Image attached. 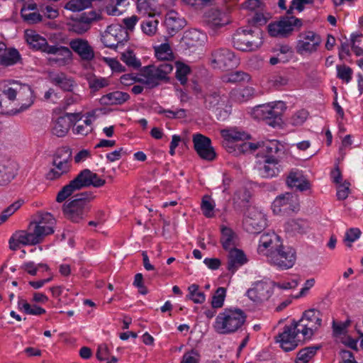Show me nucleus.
I'll list each match as a JSON object with an SVG mask.
<instances>
[{
  "label": "nucleus",
  "mask_w": 363,
  "mask_h": 363,
  "mask_svg": "<svg viewBox=\"0 0 363 363\" xmlns=\"http://www.w3.org/2000/svg\"><path fill=\"white\" fill-rule=\"evenodd\" d=\"M55 220L50 213L40 215L38 221L31 222L26 230H18L9 240V247L16 250L20 245H35L43 242L45 237L52 234Z\"/></svg>",
  "instance_id": "nucleus-1"
},
{
  "label": "nucleus",
  "mask_w": 363,
  "mask_h": 363,
  "mask_svg": "<svg viewBox=\"0 0 363 363\" xmlns=\"http://www.w3.org/2000/svg\"><path fill=\"white\" fill-rule=\"evenodd\" d=\"M105 184L106 181L100 178L96 173L89 169H84L80 171L69 184L61 189L57 195L56 201L58 203H62L77 191L91 186L99 188Z\"/></svg>",
  "instance_id": "nucleus-2"
},
{
  "label": "nucleus",
  "mask_w": 363,
  "mask_h": 363,
  "mask_svg": "<svg viewBox=\"0 0 363 363\" xmlns=\"http://www.w3.org/2000/svg\"><path fill=\"white\" fill-rule=\"evenodd\" d=\"M246 318L245 312L240 308H225L216 318L213 327L219 334H233L242 328L246 321Z\"/></svg>",
  "instance_id": "nucleus-3"
},
{
  "label": "nucleus",
  "mask_w": 363,
  "mask_h": 363,
  "mask_svg": "<svg viewBox=\"0 0 363 363\" xmlns=\"http://www.w3.org/2000/svg\"><path fill=\"white\" fill-rule=\"evenodd\" d=\"M263 44V33L259 27L238 28L233 35V47L242 52H254Z\"/></svg>",
  "instance_id": "nucleus-4"
},
{
  "label": "nucleus",
  "mask_w": 363,
  "mask_h": 363,
  "mask_svg": "<svg viewBox=\"0 0 363 363\" xmlns=\"http://www.w3.org/2000/svg\"><path fill=\"white\" fill-rule=\"evenodd\" d=\"M286 109V104L283 101H277L255 106L252 114L255 118L275 128L282 123V115Z\"/></svg>",
  "instance_id": "nucleus-5"
},
{
  "label": "nucleus",
  "mask_w": 363,
  "mask_h": 363,
  "mask_svg": "<svg viewBox=\"0 0 363 363\" xmlns=\"http://www.w3.org/2000/svg\"><path fill=\"white\" fill-rule=\"evenodd\" d=\"M94 198L91 191H84L74 196L73 199L63 206V212L66 217L74 223L83 220L88 211V204Z\"/></svg>",
  "instance_id": "nucleus-6"
},
{
  "label": "nucleus",
  "mask_w": 363,
  "mask_h": 363,
  "mask_svg": "<svg viewBox=\"0 0 363 363\" xmlns=\"http://www.w3.org/2000/svg\"><path fill=\"white\" fill-rule=\"evenodd\" d=\"M173 69L174 65L170 62L145 66L142 69L143 76L145 77L143 83L150 89L155 88L160 84V82L169 80L168 74L172 72Z\"/></svg>",
  "instance_id": "nucleus-7"
},
{
  "label": "nucleus",
  "mask_w": 363,
  "mask_h": 363,
  "mask_svg": "<svg viewBox=\"0 0 363 363\" xmlns=\"http://www.w3.org/2000/svg\"><path fill=\"white\" fill-rule=\"evenodd\" d=\"M210 61L213 68L223 71L233 69L240 64V58L227 48L214 49L211 52Z\"/></svg>",
  "instance_id": "nucleus-8"
},
{
  "label": "nucleus",
  "mask_w": 363,
  "mask_h": 363,
  "mask_svg": "<svg viewBox=\"0 0 363 363\" xmlns=\"http://www.w3.org/2000/svg\"><path fill=\"white\" fill-rule=\"evenodd\" d=\"M322 323L320 312L316 309L306 311L301 318L296 321L304 339H311Z\"/></svg>",
  "instance_id": "nucleus-9"
},
{
  "label": "nucleus",
  "mask_w": 363,
  "mask_h": 363,
  "mask_svg": "<svg viewBox=\"0 0 363 363\" xmlns=\"http://www.w3.org/2000/svg\"><path fill=\"white\" fill-rule=\"evenodd\" d=\"M27 42L33 48L48 54L58 55L64 58H69L72 55V51L67 47L50 45L45 38L38 34H27Z\"/></svg>",
  "instance_id": "nucleus-10"
},
{
  "label": "nucleus",
  "mask_w": 363,
  "mask_h": 363,
  "mask_svg": "<svg viewBox=\"0 0 363 363\" xmlns=\"http://www.w3.org/2000/svg\"><path fill=\"white\" fill-rule=\"evenodd\" d=\"M298 333L301 331L294 320L290 325H284L283 331L275 337V340L284 351L290 352L295 350L301 342Z\"/></svg>",
  "instance_id": "nucleus-11"
},
{
  "label": "nucleus",
  "mask_w": 363,
  "mask_h": 363,
  "mask_svg": "<svg viewBox=\"0 0 363 363\" xmlns=\"http://www.w3.org/2000/svg\"><path fill=\"white\" fill-rule=\"evenodd\" d=\"M301 26V19L293 16H287L283 17L279 21L269 23L267 28L270 36L285 38L292 33L294 27L300 28Z\"/></svg>",
  "instance_id": "nucleus-12"
},
{
  "label": "nucleus",
  "mask_w": 363,
  "mask_h": 363,
  "mask_svg": "<svg viewBox=\"0 0 363 363\" xmlns=\"http://www.w3.org/2000/svg\"><path fill=\"white\" fill-rule=\"evenodd\" d=\"M296 259V251L291 247L281 245L275 252L271 253L268 262L280 269L291 268Z\"/></svg>",
  "instance_id": "nucleus-13"
},
{
  "label": "nucleus",
  "mask_w": 363,
  "mask_h": 363,
  "mask_svg": "<svg viewBox=\"0 0 363 363\" xmlns=\"http://www.w3.org/2000/svg\"><path fill=\"white\" fill-rule=\"evenodd\" d=\"M275 282L261 280L252 284L247 291V296L253 302L259 303L269 300L274 293Z\"/></svg>",
  "instance_id": "nucleus-14"
},
{
  "label": "nucleus",
  "mask_w": 363,
  "mask_h": 363,
  "mask_svg": "<svg viewBox=\"0 0 363 363\" xmlns=\"http://www.w3.org/2000/svg\"><path fill=\"white\" fill-rule=\"evenodd\" d=\"M282 245L283 241L279 235L274 232H266L259 237L257 251L259 255L265 256L268 261L271 253L275 252Z\"/></svg>",
  "instance_id": "nucleus-15"
},
{
  "label": "nucleus",
  "mask_w": 363,
  "mask_h": 363,
  "mask_svg": "<svg viewBox=\"0 0 363 363\" xmlns=\"http://www.w3.org/2000/svg\"><path fill=\"white\" fill-rule=\"evenodd\" d=\"M230 22L228 15L217 9H209L204 16V23L211 35H215L219 29Z\"/></svg>",
  "instance_id": "nucleus-16"
},
{
  "label": "nucleus",
  "mask_w": 363,
  "mask_h": 363,
  "mask_svg": "<svg viewBox=\"0 0 363 363\" xmlns=\"http://www.w3.org/2000/svg\"><path fill=\"white\" fill-rule=\"evenodd\" d=\"M246 231L252 234H259L267 226L265 215L255 208L248 210V214L243 220Z\"/></svg>",
  "instance_id": "nucleus-17"
},
{
  "label": "nucleus",
  "mask_w": 363,
  "mask_h": 363,
  "mask_svg": "<svg viewBox=\"0 0 363 363\" xmlns=\"http://www.w3.org/2000/svg\"><path fill=\"white\" fill-rule=\"evenodd\" d=\"M321 43V38L313 31H306L299 35L296 45L298 53H311L317 50Z\"/></svg>",
  "instance_id": "nucleus-18"
},
{
  "label": "nucleus",
  "mask_w": 363,
  "mask_h": 363,
  "mask_svg": "<svg viewBox=\"0 0 363 363\" xmlns=\"http://www.w3.org/2000/svg\"><path fill=\"white\" fill-rule=\"evenodd\" d=\"M193 143L196 153L201 159L213 161L216 158V154L209 138L200 133L194 134Z\"/></svg>",
  "instance_id": "nucleus-19"
},
{
  "label": "nucleus",
  "mask_w": 363,
  "mask_h": 363,
  "mask_svg": "<svg viewBox=\"0 0 363 363\" xmlns=\"http://www.w3.org/2000/svg\"><path fill=\"white\" fill-rule=\"evenodd\" d=\"M70 48L84 61H91L95 57L93 48L88 40L83 38H75L70 40Z\"/></svg>",
  "instance_id": "nucleus-20"
},
{
  "label": "nucleus",
  "mask_w": 363,
  "mask_h": 363,
  "mask_svg": "<svg viewBox=\"0 0 363 363\" xmlns=\"http://www.w3.org/2000/svg\"><path fill=\"white\" fill-rule=\"evenodd\" d=\"M16 174V167L13 161L0 157V186L9 184Z\"/></svg>",
  "instance_id": "nucleus-21"
},
{
  "label": "nucleus",
  "mask_w": 363,
  "mask_h": 363,
  "mask_svg": "<svg viewBox=\"0 0 363 363\" xmlns=\"http://www.w3.org/2000/svg\"><path fill=\"white\" fill-rule=\"evenodd\" d=\"M279 159H264V164L257 167L259 174L263 178H272L282 170Z\"/></svg>",
  "instance_id": "nucleus-22"
},
{
  "label": "nucleus",
  "mask_w": 363,
  "mask_h": 363,
  "mask_svg": "<svg viewBox=\"0 0 363 363\" xmlns=\"http://www.w3.org/2000/svg\"><path fill=\"white\" fill-rule=\"evenodd\" d=\"M204 38V34L197 29L186 30L182 38V47L187 50L200 46L202 45Z\"/></svg>",
  "instance_id": "nucleus-23"
},
{
  "label": "nucleus",
  "mask_w": 363,
  "mask_h": 363,
  "mask_svg": "<svg viewBox=\"0 0 363 363\" xmlns=\"http://www.w3.org/2000/svg\"><path fill=\"white\" fill-rule=\"evenodd\" d=\"M164 23L168 33L174 35L186 26V22L177 12L170 11L166 14Z\"/></svg>",
  "instance_id": "nucleus-24"
},
{
  "label": "nucleus",
  "mask_w": 363,
  "mask_h": 363,
  "mask_svg": "<svg viewBox=\"0 0 363 363\" xmlns=\"http://www.w3.org/2000/svg\"><path fill=\"white\" fill-rule=\"evenodd\" d=\"M286 184L290 187H296L300 191L308 190L311 187L310 182L298 169L291 170L287 178Z\"/></svg>",
  "instance_id": "nucleus-25"
},
{
  "label": "nucleus",
  "mask_w": 363,
  "mask_h": 363,
  "mask_svg": "<svg viewBox=\"0 0 363 363\" xmlns=\"http://www.w3.org/2000/svg\"><path fill=\"white\" fill-rule=\"evenodd\" d=\"M247 261V259L242 250H230L228 255L227 269L234 274Z\"/></svg>",
  "instance_id": "nucleus-26"
},
{
  "label": "nucleus",
  "mask_w": 363,
  "mask_h": 363,
  "mask_svg": "<svg viewBox=\"0 0 363 363\" xmlns=\"http://www.w3.org/2000/svg\"><path fill=\"white\" fill-rule=\"evenodd\" d=\"M130 96L127 92L116 91L101 97L99 102L102 105L113 106L122 105L130 99Z\"/></svg>",
  "instance_id": "nucleus-27"
},
{
  "label": "nucleus",
  "mask_w": 363,
  "mask_h": 363,
  "mask_svg": "<svg viewBox=\"0 0 363 363\" xmlns=\"http://www.w3.org/2000/svg\"><path fill=\"white\" fill-rule=\"evenodd\" d=\"M53 165L55 169H51L47 174V178L53 180L59 178L63 174L69 171L70 162L69 158L60 160V157L56 155L53 160Z\"/></svg>",
  "instance_id": "nucleus-28"
},
{
  "label": "nucleus",
  "mask_w": 363,
  "mask_h": 363,
  "mask_svg": "<svg viewBox=\"0 0 363 363\" xmlns=\"http://www.w3.org/2000/svg\"><path fill=\"white\" fill-rule=\"evenodd\" d=\"M261 149L264 154V159H279L281 160V155L284 153L282 145L276 140L263 144Z\"/></svg>",
  "instance_id": "nucleus-29"
},
{
  "label": "nucleus",
  "mask_w": 363,
  "mask_h": 363,
  "mask_svg": "<svg viewBox=\"0 0 363 363\" xmlns=\"http://www.w3.org/2000/svg\"><path fill=\"white\" fill-rule=\"evenodd\" d=\"M220 242L223 249L226 251L235 250L237 245V235L230 228L223 227L221 228Z\"/></svg>",
  "instance_id": "nucleus-30"
},
{
  "label": "nucleus",
  "mask_w": 363,
  "mask_h": 363,
  "mask_svg": "<svg viewBox=\"0 0 363 363\" xmlns=\"http://www.w3.org/2000/svg\"><path fill=\"white\" fill-rule=\"evenodd\" d=\"M292 199L293 196L289 193L277 196L272 203L273 211L277 213L294 211L291 208Z\"/></svg>",
  "instance_id": "nucleus-31"
},
{
  "label": "nucleus",
  "mask_w": 363,
  "mask_h": 363,
  "mask_svg": "<svg viewBox=\"0 0 363 363\" xmlns=\"http://www.w3.org/2000/svg\"><path fill=\"white\" fill-rule=\"evenodd\" d=\"M37 6L35 4H29L23 6L21 10V15L24 21L30 24L39 23L42 21V16L35 11Z\"/></svg>",
  "instance_id": "nucleus-32"
},
{
  "label": "nucleus",
  "mask_w": 363,
  "mask_h": 363,
  "mask_svg": "<svg viewBox=\"0 0 363 363\" xmlns=\"http://www.w3.org/2000/svg\"><path fill=\"white\" fill-rule=\"evenodd\" d=\"M50 82L60 87L65 91H72L74 86V82L72 79L68 78L67 75L62 72L52 73L50 74Z\"/></svg>",
  "instance_id": "nucleus-33"
},
{
  "label": "nucleus",
  "mask_w": 363,
  "mask_h": 363,
  "mask_svg": "<svg viewBox=\"0 0 363 363\" xmlns=\"http://www.w3.org/2000/svg\"><path fill=\"white\" fill-rule=\"evenodd\" d=\"M0 56V65L6 67L16 65L21 60L19 52L14 48H6Z\"/></svg>",
  "instance_id": "nucleus-34"
},
{
  "label": "nucleus",
  "mask_w": 363,
  "mask_h": 363,
  "mask_svg": "<svg viewBox=\"0 0 363 363\" xmlns=\"http://www.w3.org/2000/svg\"><path fill=\"white\" fill-rule=\"evenodd\" d=\"M18 309L28 315H40L45 314L46 311L38 305H30L26 300L19 298L18 301Z\"/></svg>",
  "instance_id": "nucleus-35"
},
{
  "label": "nucleus",
  "mask_w": 363,
  "mask_h": 363,
  "mask_svg": "<svg viewBox=\"0 0 363 363\" xmlns=\"http://www.w3.org/2000/svg\"><path fill=\"white\" fill-rule=\"evenodd\" d=\"M308 228V223L303 220H290L285 224V230L293 234L306 233Z\"/></svg>",
  "instance_id": "nucleus-36"
},
{
  "label": "nucleus",
  "mask_w": 363,
  "mask_h": 363,
  "mask_svg": "<svg viewBox=\"0 0 363 363\" xmlns=\"http://www.w3.org/2000/svg\"><path fill=\"white\" fill-rule=\"evenodd\" d=\"M70 122L65 116H60L53 122L52 133L57 137H64L69 130Z\"/></svg>",
  "instance_id": "nucleus-37"
},
{
  "label": "nucleus",
  "mask_w": 363,
  "mask_h": 363,
  "mask_svg": "<svg viewBox=\"0 0 363 363\" xmlns=\"http://www.w3.org/2000/svg\"><path fill=\"white\" fill-rule=\"evenodd\" d=\"M155 56L160 62H170L173 64L174 55L168 43L161 44L156 48Z\"/></svg>",
  "instance_id": "nucleus-38"
},
{
  "label": "nucleus",
  "mask_w": 363,
  "mask_h": 363,
  "mask_svg": "<svg viewBox=\"0 0 363 363\" xmlns=\"http://www.w3.org/2000/svg\"><path fill=\"white\" fill-rule=\"evenodd\" d=\"M203 99L204 106L208 110L216 108L223 101V96L218 91H210L205 94Z\"/></svg>",
  "instance_id": "nucleus-39"
},
{
  "label": "nucleus",
  "mask_w": 363,
  "mask_h": 363,
  "mask_svg": "<svg viewBox=\"0 0 363 363\" xmlns=\"http://www.w3.org/2000/svg\"><path fill=\"white\" fill-rule=\"evenodd\" d=\"M159 21L153 16L145 18L140 23V28L144 34L153 36L157 30Z\"/></svg>",
  "instance_id": "nucleus-40"
},
{
  "label": "nucleus",
  "mask_w": 363,
  "mask_h": 363,
  "mask_svg": "<svg viewBox=\"0 0 363 363\" xmlns=\"http://www.w3.org/2000/svg\"><path fill=\"white\" fill-rule=\"evenodd\" d=\"M222 136L227 143L243 140L250 138L247 133L234 130H223L221 132Z\"/></svg>",
  "instance_id": "nucleus-41"
},
{
  "label": "nucleus",
  "mask_w": 363,
  "mask_h": 363,
  "mask_svg": "<svg viewBox=\"0 0 363 363\" xmlns=\"http://www.w3.org/2000/svg\"><path fill=\"white\" fill-rule=\"evenodd\" d=\"M318 348V347H308L301 350L297 353L296 363H308L315 355Z\"/></svg>",
  "instance_id": "nucleus-42"
},
{
  "label": "nucleus",
  "mask_w": 363,
  "mask_h": 363,
  "mask_svg": "<svg viewBox=\"0 0 363 363\" xmlns=\"http://www.w3.org/2000/svg\"><path fill=\"white\" fill-rule=\"evenodd\" d=\"M121 60L128 67L138 69L141 66L140 61L135 57L132 50H127L121 54Z\"/></svg>",
  "instance_id": "nucleus-43"
},
{
  "label": "nucleus",
  "mask_w": 363,
  "mask_h": 363,
  "mask_svg": "<svg viewBox=\"0 0 363 363\" xmlns=\"http://www.w3.org/2000/svg\"><path fill=\"white\" fill-rule=\"evenodd\" d=\"M199 285L193 284L188 287L189 299L195 303H202L206 300V296L203 292L199 291Z\"/></svg>",
  "instance_id": "nucleus-44"
},
{
  "label": "nucleus",
  "mask_w": 363,
  "mask_h": 363,
  "mask_svg": "<svg viewBox=\"0 0 363 363\" xmlns=\"http://www.w3.org/2000/svg\"><path fill=\"white\" fill-rule=\"evenodd\" d=\"M90 6L89 0H69L65 9L72 12H79Z\"/></svg>",
  "instance_id": "nucleus-45"
},
{
  "label": "nucleus",
  "mask_w": 363,
  "mask_h": 363,
  "mask_svg": "<svg viewBox=\"0 0 363 363\" xmlns=\"http://www.w3.org/2000/svg\"><path fill=\"white\" fill-rule=\"evenodd\" d=\"M226 295V289L224 287H218L211 300V306L213 308H219L223 306Z\"/></svg>",
  "instance_id": "nucleus-46"
},
{
  "label": "nucleus",
  "mask_w": 363,
  "mask_h": 363,
  "mask_svg": "<svg viewBox=\"0 0 363 363\" xmlns=\"http://www.w3.org/2000/svg\"><path fill=\"white\" fill-rule=\"evenodd\" d=\"M176 68L177 79L182 84H185L187 82L186 76L190 72V67L182 62H177Z\"/></svg>",
  "instance_id": "nucleus-47"
},
{
  "label": "nucleus",
  "mask_w": 363,
  "mask_h": 363,
  "mask_svg": "<svg viewBox=\"0 0 363 363\" xmlns=\"http://www.w3.org/2000/svg\"><path fill=\"white\" fill-rule=\"evenodd\" d=\"M88 84L89 88L93 91H97L102 88L108 86L109 82L106 78L96 77L94 76V77L89 79Z\"/></svg>",
  "instance_id": "nucleus-48"
},
{
  "label": "nucleus",
  "mask_w": 363,
  "mask_h": 363,
  "mask_svg": "<svg viewBox=\"0 0 363 363\" xmlns=\"http://www.w3.org/2000/svg\"><path fill=\"white\" fill-rule=\"evenodd\" d=\"M337 77L346 83L352 79V69L346 65H337Z\"/></svg>",
  "instance_id": "nucleus-49"
},
{
  "label": "nucleus",
  "mask_w": 363,
  "mask_h": 363,
  "mask_svg": "<svg viewBox=\"0 0 363 363\" xmlns=\"http://www.w3.org/2000/svg\"><path fill=\"white\" fill-rule=\"evenodd\" d=\"M361 230L357 228H351L347 230L344 238V242H348L347 245L351 247V243L356 241L361 235Z\"/></svg>",
  "instance_id": "nucleus-50"
},
{
  "label": "nucleus",
  "mask_w": 363,
  "mask_h": 363,
  "mask_svg": "<svg viewBox=\"0 0 363 363\" xmlns=\"http://www.w3.org/2000/svg\"><path fill=\"white\" fill-rule=\"evenodd\" d=\"M308 111L302 109L296 112L290 118V123L294 126L302 125L308 117Z\"/></svg>",
  "instance_id": "nucleus-51"
},
{
  "label": "nucleus",
  "mask_w": 363,
  "mask_h": 363,
  "mask_svg": "<svg viewBox=\"0 0 363 363\" xmlns=\"http://www.w3.org/2000/svg\"><path fill=\"white\" fill-rule=\"evenodd\" d=\"M89 28L90 26L82 16L79 21H74L72 24V30L78 34H83Z\"/></svg>",
  "instance_id": "nucleus-52"
},
{
  "label": "nucleus",
  "mask_w": 363,
  "mask_h": 363,
  "mask_svg": "<svg viewBox=\"0 0 363 363\" xmlns=\"http://www.w3.org/2000/svg\"><path fill=\"white\" fill-rule=\"evenodd\" d=\"M214 205L211 203L210 197L205 196L201 202V210L203 215L207 218H211L213 216Z\"/></svg>",
  "instance_id": "nucleus-53"
},
{
  "label": "nucleus",
  "mask_w": 363,
  "mask_h": 363,
  "mask_svg": "<svg viewBox=\"0 0 363 363\" xmlns=\"http://www.w3.org/2000/svg\"><path fill=\"white\" fill-rule=\"evenodd\" d=\"M253 94V89L251 87H245L235 91V99L240 101H247Z\"/></svg>",
  "instance_id": "nucleus-54"
},
{
  "label": "nucleus",
  "mask_w": 363,
  "mask_h": 363,
  "mask_svg": "<svg viewBox=\"0 0 363 363\" xmlns=\"http://www.w3.org/2000/svg\"><path fill=\"white\" fill-rule=\"evenodd\" d=\"M350 183L347 181L339 184L337 190V198L338 200H345L347 198L350 192Z\"/></svg>",
  "instance_id": "nucleus-55"
},
{
  "label": "nucleus",
  "mask_w": 363,
  "mask_h": 363,
  "mask_svg": "<svg viewBox=\"0 0 363 363\" xmlns=\"http://www.w3.org/2000/svg\"><path fill=\"white\" fill-rule=\"evenodd\" d=\"M250 79V77L247 73L237 71L229 74L228 82L235 83L242 81H249Z\"/></svg>",
  "instance_id": "nucleus-56"
},
{
  "label": "nucleus",
  "mask_w": 363,
  "mask_h": 363,
  "mask_svg": "<svg viewBox=\"0 0 363 363\" xmlns=\"http://www.w3.org/2000/svg\"><path fill=\"white\" fill-rule=\"evenodd\" d=\"M104 60L113 72L121 73L125 71V67L114 58L104 57Z\"/></svg>",
  "instance_id": "nucleus-57"
},
{
  "label": "nucleus",
  "mask_w": 363,
  "mask_h": 363,
  "mask_svg": "<svg viewBox=\"0 0 363 363\" xmlns=\"http://www.w3.org/2000/svg\"><path fill=\"white\" fill-rule=\"evenodd\" d=\"M350 323V320H347L345 322H337L335 320H333V331L334 335L336 336H340L344 334Z\"/></svg>",
  "instance_id": "nucleus-58"
},
{
  "label": "nucleus",
  "mask_w": 363,
  "mask_h": 363,
  "mask_svg": "<svg viewBox=\"0 0 363 363\" xmlns=\"http://www.w3.org/2000/svg\"><path fill=\"white\" fill-rule=\"evenodd\" d=\"M165 116L169 119H183L186 117V110L178 108L174 111L167 109Z\"/></svg>",
  "instance_id": "nucleus-59"
},
{
  "label": "nucleus",
  "mask_w": 363,
  "mask_h": 363,
  "mask_svg": "<svg viewBox=\"0 0 363 363\" xmlns=\"http://www.w3.org/2000/svg\"><path fill=\"white\" fill-rule=\"evenodd\" d=\"M182 359L185 360V363H199L200 359V354L196 350H191L186 352Z\"/></svg>",
  "instance_id": "nucleus-60"
},
{
  "label": "nucleus",
  "mask_w": 363,
  "mask_h": 363,
  "mask_svg": "<svg viewBox=\"0 0 363 363\" xmlns=\"http://www.w3.org/2000/svg\"><path fill=\"white\" fill-rule=\"evenodd\" d=\"M249 22L252 23L255 27H258L259 26L264 25L267 18L264 16L262 13L256 12L253 15V16L248 20Z\"/></svg>",
  "instance_id": "nucleus-61"
},
{
  "label": "nucleus",
  "mask_w": 363,
  "mask_h": 363,
  "mask_svg": "<svg viewBox=\"0 0 363 363\" xmlns=\"http://www.w3.org/2000/svg\"><path fill=\"white\" fill-rule=\"evenodd\" d=\"M138 21L139 18L135 15H133L130 17L123 18L122 22L127 30L133 31Z\"/></svg>",
  "instance_id": "nucleus-62"
},
{
  "label": "nucleus",
  "mask_w": 363,
  "mask_h": 363,
  "mask_svg": "<svg viewBox=\"0 0 363 363\" xmlns=\"http://www.w3.org/2000/svg\"><path fill=\"white\" fill-rule=\"evenodd\" d=\"M109 353L108 346L106 344H102L99 345L96 356L99 361L108 360Z\"/></svg>",
  "instance_id": "nucleus-63"
},
{
  "label": "nucleus",
  "mask_w": 363,
  "mask_h": 363,
  "mask_svg": "<svg viewBox=\"0 0 363 363\" xmlns=\"http://www.w3.org/2000/svg\"><path fill=\"white\" fill-rule=\"evenodd\" d=\"M127 155L126 151L123 148H120L118 150H116L106 155V159L110 162H113L115 161L119 160L123 155Z\"/></svg>",
  "instance_id": "nucleus-64"
}]
</instances>
